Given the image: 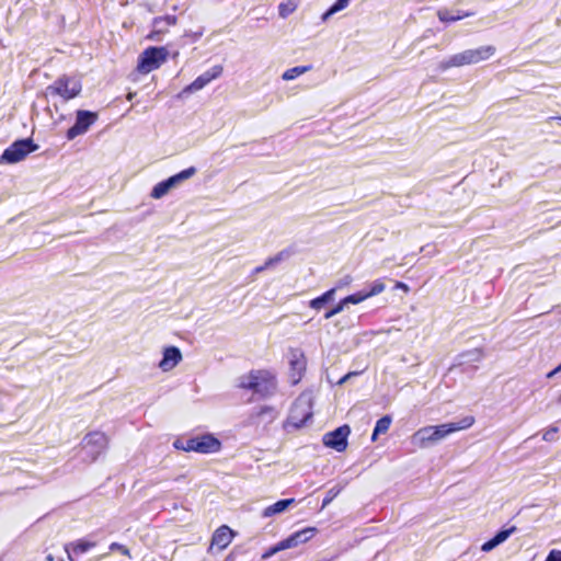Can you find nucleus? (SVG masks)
Here are the masks:
<instances>
[{"label":"nucleus","instance_id":"15","mask_svg":"<svg viewBox=\"0 0 561 561\" xmlns=\"http://www.w3.org/2000/svg\"><path fill=\"white\" fill-rule=\"evenodd\" d=\"M182 353L175 346H168L163 350V357L159 363V368L164 371L173 370L182 360Z\"/></svg>","mask_w":561,"mask_h":561},{"label":"nucleus","instance_id":"9","mask_svg":"<svg viewBox=\"0 0 561 561\" xmlns=\"http://www.w3.org/2000/svg\"><path fill=\"white\" fill-rule=\"evenodd\" d=\"M289 379L293 385L298 383L307 368V357L302 350L293 348L288 354Z\"/></svg>","mask_w":561,"mask_h":561},{"label":"nucleus","instance_id":"33","mask_svg":"<svg viewBox=\"0 0 561 561\" xmlns=\"http://www.w3.org/2000/svg\"><path fill=\"white\" fill-rule=\"evenodd\" d=\"M545 561H561V550H551Z\"/></svg>","mask_w":561,"mask_h":561},{"label":"nucleus","instance_id":"2","mask_svg":"<svg viewBox=\"0 0 561 561\" xmlns=\"http://www.w3.org/2000/svg\"><path fill=\"white\" fill-rule=\"evenodd\" d=\"M496 53L493 45H484L457 53L439 64V69L447 70L455 67H463L480 64L492 58Z\"/></svg>","mask_w":561,"mask_h":561},{"label":"nucleus","instance_id":"38","mask_svg":"<svg viewBox=\"0 0 561 561\" xmlns=\"http://www.w3.org/2000/svg\"><path fill=\"white\" fill-rule=\"evenodd\" d=\"M561 371V364L556 367L553 370L547 374V378H552L554 375Z\"/></svg>","mask_w":561,"mask_h":561},{"label":"nucleus","instance_id":"13","mask_svg":"<svg viewBox=\"0 0 561 561\" xmlns=\"http://www.w3.org/2000/svg\"><path fill=\"white\" fill-rule=\"evenodd\" d=\"M96 121V114L89 111H78L76 124L68 129L67 138L75 139L77 136L84 134L89 127Z\"/></svg>","mask_w":561,"mask_h":561},{"label":"nucleus","instance_id":"30","mask_svg":"<svg viewBox=\"0 0 561 561\" xmlns=\"http://www.w3.org/2000/svg\"><path fill=\"white\" fill-rule=\"evenodd\" d=\"M283 550H285V549L280 546V541H279L277 545L270 548L265 553H263L262 559L266 560V559L271 558L272 556H274L275 553L283 551Z\"/></svg>","mask_w":561,"mask_h":561},{"label":"nucleus","instance_id":"40","mask_svg":"<svg viewBox=\"0 0 561 561\" xmlns=\"http://www.w3.org/2000/svg\"><path fill=\"white\" fill-rule=\"evenodd\" d=\"M352 283V277L347 276L343 279V285H348Z\"/></svg>","mask_w":561,"mask_h":561},{"label":"nucleus","instance_id":"5","mask_svg":"<svg viewBox=\"0 0 561 561\" xmlns=\"http://www.w3.org/2000/svg\"><path fill=\"white\" fill-rule=\"evenodd\" d=\"M196 173V169L191 167L185 169L178 174L170 176L169 179L157 183L151 192L150 197L153 199H161L165 195H168L172 190L179 187L183 182L191 179Z\"/></svg>","mask_w":561,"mask_h":561},{"label":"nucleus","instance_id":"36","mask_svg":"<svg viewBox=\"0 0 561 561\" xmlns=\"http://www.w3.org/2000/svg\"><path fill=\"white\" fill-rule=\"evenodd\" d=\"M112 549H117L119 550L125 556H129V549L126 548L125 546H122V545H118V543H113L112 545Z\"/></svg>","mask_w":561,"mask_h":561},{"label":"nucleus","instance_id":"37","mask_svg":"<svg viewBox=\"0 0 561 561\" xmlns=\"http://www.w3.org/2000/svg\"><path fill=\"white\" fill-rule=\"evenodd\" d=\"M357 373L356 371H351L348 374H346L345 376H343L340 380H339V385H343L344 382H346L351 377L353 376H356Z\"/></svg>","mask_w":561,"mask_h":561},{"label":"nucleus","instance_id":"26","mask_svg":"<svg viewBox=\"0 0 561 561\" xmlns=\"http://www.w3.org/2000/svg\"><path fill=\"white\" fill-rule=\"evenodd\" d=\"M92 547H94L93 542L78 541L77 543L73 545V552L83 553V552L88 551L89 549H91Z\"/></svg>","mask_w":561,"mask_h":561},{"label":"nucleus","instance_id":"25","mask_svg":"<svg viewBox=\"0 0 561 561\" xmlns=\"http://www.w3.org/2000/svg\"><path fill=\"white\" fill-rule=\"evenodd\" d=\"M437 15L442 22H455V21H459L463 18L461 15H455L447 10L438 11Z\"/></svg>","mask_w":561,"mask_h":561},{"label":"nucleus","instance_id":"4","mask_svg":"<svg viewBox=\"0 0 561 561\" xmlns=\"http://www.w3.org/2000/svg\"><path fill=\"white\" fill-rule=\"evenodd\" d=\"M168 50L164 47H149L138 58L137 71L142 75L150 73L167 61Z\"/></svg>","mask_w":561,"mask_h":561},{"label":"nucleus","instance_id":"10","mask_svg":"<svg viewBox=\"0 0 561 561\" xmlns=\"http://www.w3.org/2000/svg\"><path fill=\"white\" fill-rule=\"evenodd\" d=\"M312 415L310 399L300 396L291 407L289 420L296 427L304 425Z\"/></svg>","mask_w":561,"mask_h":561},{"label":"nucleus","instance_id":"21","mask_svg":"<svg viewBox=\"0 0 561 561\" xmlns=\"http://www.w3.org/2000/svg\"><path fill=\"white\" fill-rule=\"evenodd\" d=\"M309 70H310V67H308V66L294 67V68L287 69L283 73L282 78L285 81H291V80L296 79L297 77H299L300 75H304L305 72H307Z\"/></svg>","mask_w":561,"mask_h":561},{"label":"nucleus","instance_id":"41","mask_svg":"<svg viewBox=\"0 0 561 561\" xmlns=\"http://www.w3.org/2000/svg\"><path fill=\"white\" fill-rule=\"evenodd\" d=\"M167 21H168L170 24H174V23H175V18H173V16H168V18H167Z\"/></svg>","mask_w":561,"mask_h":561},{"label":"nucleus","instance_id":"8","mask_svg":"<svg viewBox=\"0 0 561 561\" xmlns=\"http://www.w3.org/2000/svg\"><path fill=\"white\" fill-rule=\"evenodd\" d=\"M221 442L210 433L197 435L188 439V449L198 454H217L221 450Z\"/></svg>","mask_w":561,"mask_h":561},{"label":"nucleus","instance_id":"23","mask_svg":"<svg viewBox=\"0 0 561 561\" xmlns=\"http://www.w3.org/2000/svg\"><path fill=\"white\" fill-rule=\"evenodd\" d=\"M297 8V4L294 0H288L287 2L280 3L278 7V13L282 18H287Z\"/></svg>","mask_w":561,"mask_h":561},{"label":"nucleus","instance_id":"14","mask_svg":"<svg viewBox=\"0 0 561 561\" xmlns=\"http://www.w3.org/2000/svg\"><path fill=\"white\" fill-rule=\"evenodd\" d=\"M317 533V528L314 527H307L305 529H301L299 531L294 533L286 539L280 541V546L286 549H291L300 543H305L309 541Z\"/></svg>","mask_w":561,"mask_h":561},{"label":"nucleus","instance_id":"6","mask_svg":"<svg viewBox=\"0 0 561 561\" xmlns=\"http://www.w3.org/2000/svg\"><path fill=\"white\" fill-rule=\"evenodd\" d=\"M81 89L82 85L79 78L62 76L49 85L47 91L51 94L59 95L65 101H69L78 96Z\"/></svg>","mask_w":561,"mask_h":561},{"label":"nucleus","instance_id":"44","mask_svg":"<svg viewBox=\"0 0 561 561\" xmlns=\"http://www.w3.org/2000/svg\"><path fill=\"white\" fill-rule=\"evenodd\" d=\"M559 119L561 121V116L559 117Z\"/></svg>","mask_w":561,"mask_h":561},{"label":"nucleus","instance_id":"31","mask_svg":"<svg viewBox=\"0 0 561 561\" xmlns=\"http://www.w3.org/2000/svg\"><path fill=\"white\" fill-rule=\"evenodd\" d=\"M173 446L174 448L179 449V450H183V451H186V453H191L193 451V449H188V439L186 442H183L181 439H176L174 443H173Z\"/></svg>","mask_w":561,"mask_h":561},{"label":"nucleus","instance_id":"19","mask_svg":"<svg viewBox=\"0 0 561 561\" xmlns=\"http://www.w3.org/2000/svg\"><path fill=\"white\" fill-rule=\"evenodd\" d=\"M295 502V499H286V500H280V501H277L276 503L270 505V506H266L263 511H262V516L264 518H267V517H272L274 515H277V514H282L283 512H285L293 503Z\"/></svg>","mask_w":561,"mask_h":561},{"label":"nucleus","instance_id":"39","mask_svg":"<svg viewBox=\"0 0 561 561\" xmlns=\"http://www.w3.org/2000/svg\"><path fill=\"white\" fill-rule=\"evenodd\" d=\"M396 287H397V288H400V289H403L404 291H409V287H408V285H407V284H404V283L398 282V283L396 284Z\"/></svg>","mask_w":561,"mask_h":561},{"label":"nucleus","instance_id":"34","mask_svg":"<svg viewBox=\"0 0 561 561\" xmlns=\"http://www.w3.org/2000/svg\"><path fill=\"white\" fill-rule=\"evenodd\" d=\"M334 295H335V289L332 288V289L325 291L322 296H320V298L322 299L323 302L327 304L334 298Z\"/></svg>","mask_w":561,"mask_h":561},{"label":"nucleus","instance_id":"20","mask_svg":"<svg viewBox=\"0 0 561 561\" xmlns=\"http://www.w3.org/2000/svg\"><path fill=\"white\" fill-rule=\"evenodd\" d=\"M391 422L392 420L389 415H385L381 419H379L373 432L371 440L376 442L380 434H386L390 428Z\"/></svg>","mask_w":561,"mask_h":561},{"label":"nucleus","instance_id":"24","mask_svg":"<svg viewBox=\"0 0 561 561\" xmlns=\"http://www.w3.org/2000/svg\"><path fill=\"white\" fill-rule=\"evenodd\" d=\"M368 298L369 295H367L366 293H356L343 298V304H345V306H347L348 304L357 305L365 301Z\"/></svg>","mask_w":561,"mask_h":561},{"label":"nucleus","instance_id":"1","mask_svg":"<svg viewBox=\"0 0 561 561\" xmlns=\"http://www.w3.org/2000/svg\"><path fill=\"white\" fill-rule=\"evenodd\" d=\"M474 423V416L466 415L457 422L424 426L412 435V442L417 447L424 448L437 444L456 432L468 430Z\"/></svg>","mask_w":561,"mask_h":561},{"label":"nucleus","instance_id":"27","mask_svg":"<svg viewBox=\"0 0 561 561\" xmlns=\"http://www.w3.org/2000/svg\"><path fill=\"white\" fill-rule=\"evenodd\" d=\"M385 288H386V286L382 282H376L371 286L370 290L367 291L366 294L369 295V298H370V297L381 294L385 290Z\"/></svg>","mask_w":561,"mask_h":561},{"label":"nucleus","instance_id":"7","mask_svg":"<svg viewBox=\"0 0 561 561\" xmlns=\"http://www.w3.org/2000/svg\"><path fill=\"white\" fill-rule=\"evenodd\" d=\"M38 149V146L32 139H22L14 141L8 147L0 157L1 163L13 164L26 158L27 154Z\"/></svg>","mask_w":561,"mask_h":561},{"label":"nucleus","instance_id":"43","mask_svg":"<svg viewBox=\"0 0 561 561\" xmlns=\"http://www.w3.org/2000/svg\"><path fill=\"white\" fill-rule=\"evenodd\" d=\"M558 401H559V402H561V396L559 397V400H558Z\"/></svg>","mask_w":561,"mask_h":561},{"label":"nucleus","instance_id":"35","mask_svg":"<svg viewBox=\"0 0 561 561\" xmlns=\"http://www.w3.org/2000/svg\"><path fill=\"white\" fill-rule=\"evenodd\" d=\"M325 302L322 301L320 297L314 298L310 301V307L316 310H320Z\"/></svg>","mask_w":561,"mask_h":561},{"label":"nucleus","instance_id":"16","mask_svg":"<svg viewBox=\"0 0 561 561\" xmlns=\"http://www.w3.org/2000/svg\"><path fill=\"white\" fill-rule=\"evenodd\" d=\"M234 537V531L228 526H220L213 535L210 550L217 548L218 550L226 549Z\"/></svg>","mask_w":561,"mask_h":561},{"label":"nucleus","instance_id":"29","mask_svg":"<svg viewBox=\"0 0 561 561\" xmlns=\"http://www.w3.org/2000/svg\"><path fill=\"white\" fill-rule=\"evenodd\" d=\"M341 492V489L340 488H333L331 490L328 491V494H327V497L323 500V503H322V508L325 507L327 505H329L331 503V501L337 496V494Z\"/></svg>","mask_w":561,"mask_h":561},{"label":"nucleus","instance_id":"17","mask_svg":"<svg viewBox=\"0 0 561 561\" xmlns=\"http://www.w3.org/2000/svg\"><path fill=\"white\" fill-rule=\"evenodd\" d=\"M222 72L221 66H215L209 71L203 73L202 76L197 77L191 84H188L184 92H196L202 90L207 83H209L211 80L218 78Z\"/></svg>","mask_w":561,"mask_h":561},{"label":"nucleus","instance_id":"3","mask_svg":"<svg viewBox=\"0 0 561 561\" xmlns=\"http://www.w3.org/2000/svg\"><path fill=\"white\" fill-rule=\"evenodd\" d=\"M239 386L243 389H251L262 397H271L277 391V379L270 370H252L240 378Z\"/></svg>","mask_w":561,"mask_h":561},{"label":"nucleus","instance_id":"32","mask_svg":"<svg viewBox=\"0 0 561 561\" xmlns=\"http://www.w3.org/2000/svg\"><path fill=\"white\" fill-rule=\"evenodd\" d=\"M557 432H558L557 427H551V428L547 430L542 435V439L546 442L554 440V435L557 434Z\"/></svg>","mask_w":561,"mask_h":561},{"label":"nucleus","instance_id":"11","mask_svg":"<svg viewBox=\"0 0 561 561\" xmlns=\"http://www.w3.org/2000/svg\"><path fill=\"white\" fill-rule=\"evenodd\" d=\"M81 445L87 455H89L92 460H95L106 448L107 437L101 432H92L83 437Z\"/></svg>","mask_w":561,"mask_h":561},{"label":"nucleus","instance_id":"42","mask_svg":"<svg viewBox=\"0 0 561 561\" xmlns=\"http://www.w3.org/2000/svg\"><path fill=\"white\" fill-rule=\"evenodd\" d=\"M134 95H135V93H134V92H129V93L127 94V100H129V101H130V100L134 98Z\"/></svg>","mask_w":561,"mask_h":561},{"label":"nucleus","instance_id":"12","mask_svg":"<svg viewBox=\"0 0 561 561\" xmlns=\"http://www.w3.org/2000/svg\"><path fill=\"white\" fill-rule=\"evenodd\" d=\"M350 433V426L343 425L332 432L324 434L322 442L324 446L341 453L347 448V437Z\"/></svg>","mask_w":561,"mask_h":561},{"label":"nucleus","instance_id":"22","mask_svg":"<svg viewBox=\"0 0 561 561\" xmlns=\"http://www.w3.org/2000/svg\"><path fill=\"white\" fill-rule=\"evenodd\" d=\"M351 0H337L323 15L322 21H328L333 14L344 10Z\"/></svg>","mask_w":561,"mask_h":561},{"label":"nucleus","instance_id":"18","mask_svg":"<svg viewBox=\"0 0 561 561\" xmlns=\"http://www.w3.org/2000/svg\"><path fill=\"white\" fill-rule=\"evenodd\" d=\"M515 530V527H512L510 529H505V530H501L500 533H497L492 539H490L489 541L484 542L482 546H481V550L483 552H490L492 551L494 548H496L499 545L503 543L504 541H506L508 539V537L513 534V531Z\"/></svg>","mask_w":561,"mask_h":561},{"label":"nucleus","instance_id":"28","mask_svg":"<svg viewBox=\"0 0 561 561\" xmlns=\"http://www.w3.org/2000/svg\"><path fill=\"white\" fill-rule=\"evenodd\" d=\"M345 304H343V299L333 308L331 309L330 311H328L325 314H324V318L325 319H331L332 317L339 314L340 312H342L345 308Z\"/></svg>","mask_w":561,"mask_h":561}]
</instances>
